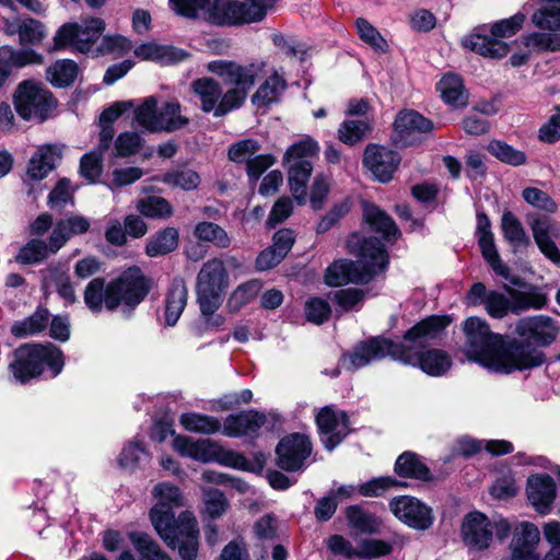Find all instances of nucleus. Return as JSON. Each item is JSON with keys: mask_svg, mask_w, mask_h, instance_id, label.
I'll return each instance as SVG.
<instances>
[{"mask_svg": "<svg viewBox=\"0 0 560 560\" xmlns=\"http://www.w3.org/2000/svg\"><path fill=\"white\" fill-rule=\"evenodd\" d=\"M434 122L415 109L400 110L393 122L394 136L392 143L396 148L405 149L420 145L431 133Z\"/></svg>", "mask_w": 560, "mask_h": 560, "instance_id": "9b49d317", "label": "nucleus"}, {"mask_svg": "<svg viewBox=\"0 0 560 560\" xmlns=\"http://www.w3.org/2000/svg\"><path fill=\"white\" fill-rule=\"evenodd\" d=\"M48 255L47 243L39 238H33L20 249L16 259L23 265H32L45 260Z\"/></svg>", "mask_w": 560, "mask_h": 560, "instance_id": "052dcab7", "label": "nucleus"}, {"mask_svg": "<svg viewBox=\"0 0 560 560\" xmlns=\"http://www.w3.org/2000/svg\"><path fill=\"white\" fill-rule=\"evenodd\" d=\"M352 253L357 255L358 262L370 281L388 269L390 260L388 250L376 236L358 238Z\"/></svg>", "mask_w": 560, "mask_h": 560, "instance_id": "dca6fc26", "label": "nucleus"}, {"mask_svg": "<svg viewBox=\"0 0 560 560\" xmlns=\"http://www.w3.org/2000/svg\"><path fill=\"white\" fill-rule=\"evenodd\" d=\"M104 30L105 22L101 18H91L88 20L83 27L80 26V36L84 35L85 37L79 39L77 49L81 52H88L97 42Z\"/></svg>", "mask_w": 560, "mask_h": 560, "instance_id": "13d9d810", "label": "nucleus"}, {"mask_svg": "<svg viewBox=\"0 0 560 560\" xmlns=\"http://www.w3.org/2000/svg\"><path fill=\"white\" fill-rule=\"evenodd\" d=\"M180 425L188 432L199 434L221 433L223 423L217 417L200 412H184L179 417Z\"/></svg>", "mask_w": 560, "mask_h": 560, "instance_id": "a19ab883", "label": "nucleus"}, {"mask_svg": "<svg viewBox=\"0 0 560 560\" xmlns=\"http://www.w3.org/2000/svg\"><path fill=\"white\" fill-rule=\"evenodd\" d=\"M319 153V145L312 137H306L293 144H291L284 155L283 162L290 163L291 161H302L307 158L316 156Z\"/></svg>", "mask_w": 560, "mask_h": 560, "instance_id": "4d7b16f0", "label": "nucleus"}, {"mask_svg": "<svg viewBox=\"0 0 560 560\" xmlns=\"http://www.w3.org/2000/svg\"><path fill=\"white\" fill-rule=\"evenodd\" d=\"M304 313L308 323L320 326L330 319L332 311L328 301L313 296L305 302Z\"/></svg>", "mask_w": 560, "mask_h": 560, "instance_id": "5fc2aeb1", "label": "nucleus"}, {"mask_svg": "<svg viewBox=\"0 0 560 560\" xmlns=\"http://www.w3.org/2000/svg\"><path fill=\"white\" fill-rule=\"evenodd\" d=\"M359 38L371 46L377 52H386L388 45L378 30L373 26L366 19L358 18L355 21Z\"/></svg>", "mask_w": 560, "mask_h": 560, "instance_id": "864d4df0", "label": "nucleus"}, {"mask_svg": "<svg viewBox=\"0 0 560 560\" xmlns=\"http://www.w3.org/2000/svg\"><path fill=\"white\" fill-rule=\"evenodd\" d=\"M492 539L509 550V556L502 560H525V521L517 523L512 530L506 518L491 522Z\"/></svg>", "mask_w": 560, "mask_h": 560, "instance_id": "6ab92c4d", "label": "nucleus"}, {"mask_svg": "<svg viewBox=\"0 0 560 560\" xmlns=\"http://www.w3.org/2000/svg\"><path fill=\"white\" fill-rule=\"evenodd\" d=\"M50 312L44 305H38L35 312L22 320L12 324L10 332L13 337L23 339L42 334L49 324Z\"/></svg>", "mask_w": 560, "mask_h": 560, "instance_id": "c756f323", "label": "nucleus"}, {"mask_svg": "<svg viewBox=\"0 0 560 560\" xmlns=\"http://www.w3.org/2000/svg\"><path fill=\"white\" fill-rule=\"evenodd\" d=\"M488 152L499 161L518 166L525 163V153L514 149L504 141L493 139L487 145Z\"/></svg>", "mask_w": 560, "mask_h": 560, "instance_id": "8fccbe9b", "label": "nucleus"}, {"mask_svg": "<svg viewBox=\"0 0 560 560\" xmlns=\"http://www.w3.org/2000/svg\"><path fill=\"white\" fill-rule=\"evenodd\" d=\"M211 1L212 0H170V7L179 16L192 20L201 16L207 22Z\"/></svg>", "mask_w": 560, "mask_h": 560, "instance_id": "09e8293b", "label": "nucleus"}, {"mask_svg": "<svg viewBox=\"0 0 560 560\" xmlns=\"http://www.w3.org/2000/svg\"><path fill=\"white\" fill-rule=\"evenodd\" d=\"M83 300L92 313H101L105 307L109 312L116 311V304L109 301V282L102 277L93 278L85 287Z\"/></svg>", "mask_w": 560, "mask_h": 560, "instance_id": "7c9ffc66", "label": "nucleus"}, {"mask_svg": "<svg viewBox=\"0 0 560 560\" xmlns=\"http://www.w3.org/2000/svg\"><path fill=\"white\" fill-rule=\"evenodd\" d=\"M345 516L349 527L359 534L375 535L381 532L380 518L359 504L349 505L345 511Z\"/></svg>", "mask_w": 560, "mask_h": 560, "instance_id": "e433bc0d", "label": "nucleus"}, {"mask_svg": "<svg viewBox=\"0 0 560 560\" xmlns=\"http://www.w3.org/2000/svg\"><path fill=\"white\" fill-rule=\"evenodd\" d=\"M137 210L149 219H168L174 214L171 202L164 197L147 196L138 200Z\"/></svg>", "mask_w": 560, "mask_h": 560, "instance_id": "c03bdc74", "label": "nucleus"}, {"mask_svg": "<svg viewBox=\"0 0 560 560\" xmlns=\"http://www.w3.org/2000/svg\"><path fill=\"white\" fill-rule=\"evenodd\" d=\"M141 456H148L145 446L141 442L130 441L122 447L118 465L124 469L133 470L138 467Z\"/></svg>", "mask_w": 560, "mask_h": 560, "instance_id": "0e129e2a", "label": "nucleus"}, {"mask_svg": "<svg viewBox=\"0 0 560 560\" xmlns=\"http://www.w3.org/2000/svg\"><path fill=\"white\" fill-rule=\"evenodd\" d=\"M15 112L23 120L35 118L38 122L46 121L58 105L57 98L39 83L32 80L22 81L14 93Z\"/></svg>", "mask_w": 560, "mask_h": 560, "instance_id": "6e6552de", "label": "nucleus"}, {"mask_svg": "<svg viewBox=\"0 0 560 560\" xmlns=\"http://www.w3.org/2000/svg\"><path fill=\"white\" fill-rule=\"evenodd\" d=\"M504 289L512 295L509 300L503 293L491 290L485 301V308L492 318H503L509 312L520 315L525 311V291H515L508 285Z\"/></svg>", "mask_w": 560, "mask_h": 560, "instance_id": "b1692460", "label": "nucleus"}, {"mask_svg": "<svg viewBox=\"0 0 560 560\" xmlns=\"http://www.w3.org/2000/svg\"><path fill=\"white\" fill-rule=\"evenodd\" d=\"M324 282L328 287H341L348 283L368 284L370 279L365 277L358 261L347 258L334 260L325 270Z\"/></svg>", "mask_w": 560, "mask_h": 560, "instance_id": "5701e85b", "label": "nucleus"}, {"mask_svg": "<svg viewBox=\"0 0 560 560\" xmlns=\"http://www.w3.org/2000/svg\"><path fill=\"white\" fill-rule=\"evenodd\" d=\"M324 447L331 452L350 434V417L345 410L336 412L331 406L323 407L315 419Z\"/></svg>", "mask_w": 560, "mask_h": 560, "instance_id": "2eb2a0df", "label": "nucleus"}, {"mask_svg": "<svg viewBox=\"0 0 560 560\" xmlns=\"http://www.w3.org/2000/svg\"><path fill=\"white\" fill-rule=\"evenodd\" d=\"M261 289V282L253 279L240 284L228 300V308L231 313H237L245 305L256 299Z\"/></svg>", "mask_w": 560, "mask_h": 560, "instance_id": "a18cd8bd", "label": "nucleus"}, {"mask_svg": "<svg viewBox=\"0 0 560 560\" xmlns=\"http://www.w3.org/2000/svg\"><path fill=\"white\" fill-rule=\"evenodd\" d=\"M312 450V442L306 434L289 433L280 439L275 448L276 465L283 471L295 472L304 466Z\"/></svg>", "mask_w": 560, "mask_h": 560, "instance_id": "ddd939ff", "label": "nucleus"}, {"mask_svg": "<svg viewBox=\"0 0 560 560\" xmlns=\"http://www.w3.org/2000/svg\"><path fill=\"white\" fill-rule=\"evenodd\" d=\"M524 22L525 13L520 11L509 19L497 21L489 30L486 24L478 25L462 38L460 45L483 58L500 60L511 50V46L502 38L515 35Z\"/></svg>", "mask_w": 560, "mask_h": 560, "instance_id": "39448f33", "label": "nucleus"}, {"mask_svg": "<svg viewBox=\"0 0 560 560\" xmlns=\"http://www.w3.org/2000/svg\"><path fill=\"white\" fill-rule=\"evenodd\" d=\"M191 90L200 100L201 110L214 115L222 96L221 84L213 78L202 77L191 82Z\"/></svg>", "mask_w": 560, "mask_h": 560, "instance_id": "72a5a7b5", "label": "nucleus"}, {"mask_svg": "<svg viewBox=\"0 0 560 560\" xmlns=\"http://www.w3.org/2000/svg\"><path fill=\"white\" fill-rule=\"evenodd\" d=\"M161 182L172 188H180L185 191L195 190L201 183L200 175L190 168L172 170L161 176Z\"/></svg>", "mask_w": 560, "mask_h": 560, "instance_id": "49530a36", "label": "nucleus"}, {"mask_svg": "<svg viewBox=\"0 0 560 560\" xmlns=\"http://www.w3.org/2000/svg\"><path fill=\"white\" fill-rule=\"evenodd\" d=\"M464 544L474 550H486L492 542L490 518L480 511H472L465 515L462 524Z\"/></svg>", "mask_w": 560, "mask_h": 560, "instance_id": "aec40b11", "label": "nucleus"}, {"mask_svg": "<svg viewBox=\"0 0 560 560\" xmlns=\"http://www.w3.org/2000/svg\"><path fill=\"white\" fill-rule=\"evenodd\" d=\"M194 237L201 243H211L220 249L229 248L231 237L219 224L210 221L198 222L192 230Z\"/></svg>", "mask_w": 560, "mask_h": 560, "instance_id": "79ce46f5", "label": "nucleus"}, {"mask_svg": "<svg viewBox=\"0 0 560 560\" xmlns=\"http://www.w3.org/2000/svg\"><path fill=\"white\" fill-rule=\"evenodd\" d=\"M466 357L498 373L510 374L525 370V340L493 332L489 323L470 316L463 323Z\"/></svg>", "mask_w": 560, "mask_h": 560, "instance_id": "7ed1b4c3", "label": "nucleus"}, {"mask_svg": "<svg viewBox=\"0 0 560 560\" xmlns=\"http://www.w3.org/2000/svg\"><path fill=\"white\" fill-rule=\"evenodd\" d=\"M450 315H429L402 335V341H394L383 335L358 341L351 352H343L339 366L346 371H357L373 360L390 358L404 365L420 369L432 377L445 375L453 365L451 354L440 348H427V342L440 338L452 324Z\"/></svg>", "mask_w": 560, "mask_h": 560, "instance_id": "f257e3e1", "label": "nucleus"}, {"mask_svg": "<svg viewBox=\"0 0 560 560\" xmlns=\"http://www.w3.org/2000/svg\"><path fill=\"white\" fill-rule=\"evenodd\" d=\"M0 59L5 62L10 71L13 67L23 68L27 65H42L44 57L32 48L15 50L9 45L0 47Z\"/></svg>", "mask_w": 560, "mask_h": 560, "instance_id": "37998d69", "label": "nucleus"}, {"mask_svg": "<svg viewBox=\"0 0 560 560\" xmlns=\"http://www.w3.org/2000/svg\"><path fill=\"white\" fill-rule=\"evenodd\" d=\"M557 335L558 328L550 317L539 315L527 318V348L529 345L546 347Z\"/></svg>", "mask_w": 560, "mask_h": 560, "instance_id": "473e14b6", "label": "nucleus"}, {"mask_svg": "<svg viewBox=\"0 0 560 560\" xmlns=\"http://www.w3.org/2000/svg\"><path fill=\"white\" fill-rule=\"evenodd\" d=\"M103 154L97 149L83 154L80 159V175L91 184H96L103 172Z\"/></svg>", "mask_w": 560, "mask_h": 560, "instance_id": "6e6d98bb", "label": "nucleus"}, {"mask_svg": "<svg viewBox=\"0 0 560 560\" xmlns=\"http://www.w3.org/2000/svg\"><path fill=\"white\" fill-rule=\"evenodd\" d=\"M549 220L536 221L532 229L534 238L541 253L553 262L560 261V252L549 235Z\"/></svg>", "mask_w": 560, "mask_h": 560, "instance_id": "de8ad7c7", "label": "nucleus"}, {"mask_svg": "<svg viewBox=\"0 0 560 560\" xmlns=\"http://www.w3.org/2000/svg\"><path fill=\"white\" fill-rule=\"evenodd\" d=\"M128 539L139 553V560H172L161 548L159 542L145 532L131 530L127 533Z\"/></svg>", "mask_w": 560, "mask_h": 560, "instance_id": "4c0bfd02", "label": "nucleus"}, {"mask_svg": "<svg viewBox=\"0 0 560 560\" xmlns=\"http://www.w3.org/2000/svg\"><path fill=\"white\" fill-rule=\"evenodd\" d=\"M188 300V289L182 277H175L165 294L164 320L165 325L173 327L178 322Z\"/></svg>", "mask_w": 560, "mask_h": 560, "instance_id": "bb28decb", "label": "nucleus"}, {"mask_svg": "<svg viewBox=\"0 0 560 560\" xmlns=\"http://www.w3.org/2000/svg\"><path fill=\"white\" fill-rule=\"evenodd\" d=\"M14 360L9 363V371L16 382L27 384L40 377H57L65 366L63 351L52 342H27L14 351Z\"/></svg>", "mask_w": 560, "mask_h": 560, "instance_id": "20e7f679", "label": "nucleus"}, {"mask_svg": "<svg viewBox=\"0 0 560 560\" xmlns=\"http://www.w3.org/2000/svg\"><path fill=\"white\" fill-rule=\"evenodd\" d=\"M179 243V232L174 226H166L156 231L147 240L144 253L151 258L173 253Z\"/></svg>", "mask_w": 560, "mask_h": 560, "instance_id": "2f4dec72", "label": "nucleus"}, {"mask_svg": "<svg viewBox=\"0 0 560 560\" xmlns=\"http://www.w3.org/2000/svg\"><path fill=\"white\" fill-rule=\"evenodd\" d=\"M136 121L145 130L156 132L158 122V100L155 96L147 97L135 110Z\"/></svg>", "mask_w": 560, "mask_h": 560, "instance_id": "bf43d9fd", "label": "nucleus"}, {"mask_svg": "<svg viewBox=\"0 0 560 560\" xmlns=\"http://www.w3.org/2000/svg\"><path fill=\"white\" fill-rule=\"evenodd\" d=\"M400 163L401 155L398 151L374 142L365 147L362 156L363 167L381 184L393 180Z\"/></svg>", "mask_w": 560, "mask_h": 560, "instance_id": "f8f14e48", "label": "nucleus"}, {"mask_svg": "<svg viewBox=\"0 0 560 560\" xmlns=\"http://www.w3.org/2000/svg\"><path fill=\"white\" fill-rule=\"evenodd\" d=\"M501 230L503 237L512 244L525 241V230L521 221L511 211L503 212Z\"/></svg>", "mask_w": 560, "mask_h": 560, "instance_id": "338daca9", "label": "nucleus"}, {"mask_svg": "<svg viewBox=\"0 0 560 560\" xmlns=\"http://www.w3.org/2000/svg\"><path fill=\"white\" fill-rule=\"evenodd\" d=\"M533 22L547 33L534 34L527 38L529 44L544 50H560V8L550 7L541 8L534 13Z\"/></svg>", "mask_w": 560, "mask_h": 560, "instance_id": "a211bd4d", "label": "nucleus"}, {"mask_svg": "<svg viewBox=\"0 0 560 560\" xmlns=\"http://www.w3.org/2000/svg\"><path fill=\"white\" fill-rule=\"evenodd\" d=\"M207 70L220 77L224 84L233 88L222 92L214 117L220 118L241 108L256 83L257 73L254 63L243 66L233 60H212Z\"/></svg>", "mask_w": 560, "mask_h": 560, "instance_id": "423d86ee", "label": "nucleus"}, {"mask_svg": "<svg viewBox=\"0 0 560 560\" xmlns=\"http://www.w3.org/2000/svg\"><path fill=\"white\" fill-rule=\"evenodd\" d=\"M556 499V485L548 475H532L527 479V500L540 514L550 512Z\"/></svg>", "mask_w": 560, "mask_h": 560, "instance_id": "393cba45", "label": "nucleus"}, {"mask_svg": "<svg viewBox=\"0 0 560 560\" xmlns=\"http://www.w3.org/2000/svg\"><path fill=\"white\" fill-rule=\"evenodd\" d=\"M153 284V279L139 266H129L109 281V302L116 304V310L121 306L124 315L129 318L148 298Z\"/></svg>", "mask_w": 560, "mask_h": 560, "instance_id": "0eeeda50", "label": "nucleus"}, {"mask_svg": "<svg viewBox=\"0 0 560 560\" xmlns=\"http://www.w3.org/2000/svg\"><path fill=\"white\" fill-rule=\"evenodd\" d=\"M79 71L80 68L74 60L59 59L46 69V78L52 86L65 89L75 82Z\"/></svg>", "mask_w": 560, "mask_h": 560, "instance_id": "58836bf2", "label": "nucleus"}, {"mask_svg": "<svg viewBox=\"0 0 560 560\" xmlns=\"http://www.w3.org/2000/svg\"><path fill=\"white\" fill-rule=\"evenodd\" d=\"M394 472L404 479H415L423 482L434 480L430 467L418 453L412 451H405L398 455L394 464Z\"/></svg>", "mask_w": 560, "mask_h": 560, "instance_id": "a878e982", "label": "nucleus"}, {"mask_svg": "<svg viewBox=\"0 0 560 560\" xmlns=\"http://www.w3.org/2000/svg\"><path fill=\"white\" fill-rule=\"evenodd\" d=\"M143 138L136 131H124L115 140L116 156L129 158L140 151Z\"/></svg>", "mask_w": 560, "mask_h": 560, "instance_id": "680f3d73", "label": "nucleus"}, {"mask_svg": "<svg viewBox=\"0 0 560 560\" xmlns=\"http://www.w3.org/2000/svg\"><path fill=\"white\" fill-rule=\"evenodd\" d=\"M230 284L229 272L220 258L206 261L196 279L197 303L205 310L220 307Z\"/></svg>", "mask_w": 560, "mask_h": 560, "instance_id": "1a4fd4ad", "label": "nucleus"}, {"mask_svg": "<svg viewBox=\"0 0 560 560\" xmlns=\"http://www.w3.org/2000/svg\"><path fill=\"white\" fill-rule=\"evenodd\" d=\"M21 45H39L45 37L44 24L36 19H27L19 26Z\"/></svg>", "mask_w": 560, "mask_h": 560, "instance_id": "69168bd1", "label": "nucleus"}, {"mask_svg": "<svg viewBox=\"0 0 560 560\" xmlns=\"http://www.w3.org/2000/svg\"><path fill=\"white\" fill-rule=\"evenodd\" d=\"M156 503L149 511V520L171 550H177L180 560H196L199 551L200 530L192 512L175 510L185 505L180 488L170 482H158L153 490Z\"/></svg>", "mask_w": 560, "mask_h": 560, "instance_id": "f03ea898", "label": "nucleus"}, {"mask_svg": "<svg viewBox=\"0 0 560 560\" xmlns=\"http://www.w3.org/2000/svg\"><path fill=\"white\" fill-rule=\"evenodd\" d=\"M61 159V150L56 144L40 145L30 159L27 175L33 180H42L56 168V161Z\"/></svg>", "mask_w": 560, "mask_h": 560, "instance_id": "cd10ccee", "label": "nucleus"}, {"mask_svg": "<svg viewBox=\"0 0 560 560\" xmlns=\"http://www.w3.org/2000/svg\"><path fill=\"white\" fill-rule=\"evenodd\" d=\"M389 509L399 521L417 530L429 529L435 520L432 509L411 495L393 498Z\"/></svg>", "mask_w": 560, "mask_h": 560, "instance_id": "f3484780", "label": "nucleus"}, {"mask_svg": "<svg viewBox=\"0 0 560 560\" xmlns=\"http://www.w3.org/2000/svg\"><path fill=\"white\" fill-rule=\"evenodd\" d=\"M287 89L285 80L277 72L269 75L252 95L250 102L257 108L268 109L279 101L281 92Z\"/></svg>", "mask_w": 560, "mask_h": 560, "instance_id": "f704fd0d", "label": "nucleus"}, {"mask_svg": "<svg viewBox=\"0 0 560 560\" xmlns=\"http://www.w3.org/2000/svg\"><path fill=\"white\" fill-rule=\"evenodd\" d=\"M362 220L370 231L380 234L387 243L394 244L401 236L395 220L374 202H362Z\"/></svg>", "mask_w": 560, "mask_h": 560, "instance_id": "412c9836", "label": "nucleus"}, {"mask_svg": "<svg viewBox=\"0 0 560 560\" xmlns=\"http://www.w3.org/2000/svg\"><path fill=\"white\" fill-rule=\"evenodd\" d=\"M476 221L475 235L483 259L490 265L497 276L514 285H517L518 288L525 287V280L518 276H513L510 268L501 260L494 243V235L491 230L489 215L482 209H477Z\"/></svg>", "mask_w": 560, "mask_h": 560, "instance_id": "9d476101", "label": "nucleus"}, {"mask_svg": "<svg viewBox=\"0 0 560 560\" xmlns=\"http://www.w3.org/2000/svg\"><path fill=\"white\" fill-rule=\"evenodd\" d=\"M407 487V482L400 481L390 476L374 477L362 483L358 488V492L368 498H376L383 495L390 488Z\"/></svg>", "mask_w": 560, "mask_h": 560, "instance_id": "603ef678", "label": "nucleus"}, {"mask_svg": "<svg viewBox=\"0 0 560 560\" xmlns=\"http://www.w3.org/2000/svg\"><path fill=\"white\" fill-rule=\"evenodd\" d=\"M253 401V392L244 388L241 392L223 394L221 397L211 401L212 411H230L238 409L242 405H248Z\"/></svg>", "mask_w": 560, "mask_h": 560, "instance_id": "3c124183", "label": "nucleus"}, {"mask_svg": "<svg viewBox=\"0 0 560 560\" xmlns=\"http://www.w3.org/2000/svg\"><path fill=\"white\" fill-rule=\"evenodd\" d=\"M312 172L313 164L307 160L296 161L288 170L290 191L299 205L306 201V187Z\"/></svg>", "mask_w": 560, "mask_h": 560, "instance_id": "c9c22d12", "label": "nucleus"}, {"mask_svg": "<svg viewBox=\"0 0 560 560\" xmlns=\"http://www.w3.org/2000/svg\"><path fill=\"white\" fill-rule=\"evenodd\" d=\"M80 25L78 23H65L56 32L54 36V45L51 50L59 51L74 44H79Z\"/></svg>", "mask_w": 560, "mask_h": 560, "instance_id": "774afa93", "label": "nucleus"}, {"mask_svg": "<svg viewBox=\"0 0 560 560\" xmlns=\"http://www.w3.org/2000/svg\"><path fill=\"white\" fill-rule=\"evenodd\" d=\"M267 415L256 408L230 413L223 421L221 434L231 439L245 438L250 445H256Z\"/></svg>", "mask_w": 560, "mask_h": 560, "instance_id": "4468645a", "label": "nucleus"}, {"mask_svg": "<svg viewBox=\"0 0 560 560\" xmlns=\"http://www.w3.org/2000/svg\"><path fill=\"white\" fill-rule=\"evenodd\" d=\"M207 23L214 26L250 24L245 11V4L238 0H212Z\"/></svg>", "mask_w": 560, "mask_h": 560, "instance_id": "4be33fe9", "label": "nucleus"}, {"mask_svg": "<svg viewBox=\"0 0 560 560\" xmlns=\"http://www.w3.org/2000/svg\"><path fill=\"white\" fill-rule=\"evenodd\" d=\"M394 546L392 542L375 539V538H365L362 539L359 544V557L361 559H373L386 557L392 553Z\"/></svg>", "mask_w": 560, "mask_h": 560, "instance_id": "e2e57ef3", "label": "nucleus"}, {"mask_svg": "<svg viewBox=\"0 0 560 560\" xmlns=\"http://www.w3.org/2000/svg\"><path fill=\"white\" fill-rule=\"evenodd\" d=\"M188 124L189 118L180 114V103L177 100L167 101L158 109V131L174 132Z\"/></svg>", "mask_w": 560, "mask_h": 560, "instance_id": "ea45409f", "label": "nucleus"}, {"mask_svg": "<svg viewBox=\"0 0 560 560\" xmlns=\"http://www.w3.org/2000/svg\"><path fill=\"white\" fill-rule=\"evenodd\" d=\"M436 90L441 93L443 102L454 108H462L468 104V92L463 78L457 73H445L436 83Z\"/></svg>", "mask_w": 560, "mask_h": 560, "instance_id": "c85d7f7f", "label": "nucleus"}]
</instances>
